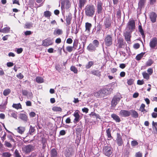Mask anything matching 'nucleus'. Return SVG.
Wrapping results in <instances>:
<instances>
[{"label":"nucleus","instance_id":"1","mask_svg":"<svg viewBox=\"0 0 157 157\" xmlns=\"http://www.w3.org/2000/svg\"><path fill=\"white\" fill-rule=\"evenodd\" d=\"M84 10L85 15L86 16L92 17L95 12V6L91 4H88L85 6Z\"/></svg>","mask_w":157,"mask_h":157},{"label":"nucleus","instance_id":"2","mask_svg":"<svg viewBox=\"0 0 157 157\" xmlns=\"http://www.w3.org/2000/svg\"><path fill=\"white\" fill-rule=\"evenodd\" d=\"M113 149L111 145L105 144L102 148L103 153L105 156L109 157L113 152Z\"/></svg>","mask_w":157,"mask_h":157},{"label":"nucleus","instance_id":"3","mask_svg":"<svg viewBox=\"0 0 157 157\" xmlns=\"http://www.w3.org/2000/svg\"><path fill=\"white\" fill-rule=\"evenodd\" d=\"M23 151L26 154H29L35 149V146L32 144L24 145L22 148Z\"/></svg>","mask_w":157,"mask_h":157},{"label":"nucleus","instance_id":"4","mask_svg":"<svg viewBox=\"0 0 157 157\" xmlns=\"http://www.w3.org/2000/svg\"><path fill=\"white\" fill-rule=\"evenodd\" d=\"M135 28V21L133 19L130 20L127 24V28L129 32H132Z\"/></svg>","mask_w":157,"mask_h":157},{"label":"nucleus","instance_id":"5","mask_svg":"<svg viewBox=\"0 0 157 157\" xmlns=\"http://www.w3.org/2000/svg\"><path fill=\"white\" fill-rule=\"evenodd\" d=\"M113 40L112 35H107L104 39V42L105 45L108 47L110 46L112 44Z\"/></svg>","mask_w":157,"mask_h":157},{"label":"nucleus","instance_id":"6","mask_svg":"<svg viewBox=\"0 0 157 157\" xmlns=\"http://www.w3.org/2000/svg\"><path fill=\"white\" fill-rule=\"evenodd\" d=\"M105 29L110 28L112 26V21L109 18H106L104 21Z\"/></svg>","mask_w":157,"mask_h":157},{"label":"nucleus","instance_id":"7","mask_svg":"<svg viewBox=\"0 0 157 157\" xmlns=\"http://www.w3.org/2000/svg\"><path fill=\"white\" fill-rule=\"evenodd\" d=\"M132 33V32H131L127 31L124 33V36L125 37V40L128 43H130L131 42V34Z\"/></svg>","mask_w":157,"mask_h":157},{"label":"nucleus","instance_id":"8","mask_svg":"<svg viewBox=\"0 0 157 157\" xmlns=\"http://www.w3.org/2000/svg\"><path fill=\"white\" fill-rule=\"evenodd\" d=\"M119 114L122 117H126L129 116L131 115V113L130 111L122 109L120 111Z\"/></svg>","mask_w":157,"mask_h":157},{"label":"nucleus","instance_id":"9","mask_svg":"<svg viewBox=\"0 0 157 157\" xmlns=\"http://www.w3.org/2000/svg\"><path fill=\"white\" fill-rule=\"evenodd\" d=\"M149 16L151 21L152 23H154L156 22L157 15L155 12H151L150 13Z\"/></svg>","mask_w":157,"mask_h":157},{"label":"nucleus","instance_id":"10","mask_svg":"<svg viewBox=\"0 0 157 157\" xmlns=\"http://www.w3.org/2000/svg\"><path fill=\"white\" fill-rule=\"evenodd\" d=\"M116 142L118 146H121L123 144V141L121 136L120 134L119 133L117 134Z\"/></svg>","mask_w":157,"mask_h":157},{"label":"nucleus","instance_id":"11","mask_svg":"<svg viewBox=\"0 0 157 157\" xmlns=\"http://www.w3.org/2000/svg\"><path fill=\"white\" fill-rule=\"evenodd\" d=\"M79 111L78 110H77L73 114V116L75 117L73 122L75 124H76L79 121L80 116L79 114Z\"/></svg>","mask_w":157,"mask_h":157},{"label":"nucleus","instance_id":"12","mask_svg":"<svg viewBox=\"0 0 157 157\" xmlns=\"http://www.w3.org/2000/svg\"><path fill=\"white\" fill-rule=\"evenodd\" d=\"M71 6V3L69 0H65L63 3H61V8H64L65 7L67 9H68Z\"/></svg>","mask_w":157,"mask_h":157},{"label":"nucleus","instance_id":"13","mask_svg":"<svg viewBox=\"0 0 157 157\" xmlns=\"http://www.w3.org/2000/svg\"><path fill=\"white\" fill-rule=\"evenodd\" d=\"M53 43L52 40L49 39H46L42 41V45L44 46H48L49 45H52Z\"/></svg>","mask_w":157,"mask_h":157},{"label":"nucleus","instance_id":"14","mask_svg":"<svg viewBox=\"0 0 157 157\" xmlns=\"http://www.w3.org/2000/svg\"><path fill=\"white\" fill-rule=\"evenodd\" d=\"M72 15L71 13H69L66 16V25L68 26L71 24V21L72 19Z\"/></svg>","mask_w":157,"mask_h":157},{"label":"nucleus","instance_id":"15","mask_svg":"<svg viewBox=\"0 0 157 157\" xmlns=\"http://www.w3.org/2000/svg\"><path fill=\"white\" fill-rule=\"evenodd\" d=\"M102 3L100 2H98L97 5V12L98 14H101L102 13L103 8L102 7Z\"/></svg>","mask_w":157,"mask_h":157},{"label":"nucleus","instance_id":"16","mask_svg":"<svg viewBox=\"0 0 157 157\" xmlns=\"http://www.w3.org/2000/svg\"><path fill=\"white\" fill-rule=\"evenodd\" d=\"M121 99L120 97H118L116 96H114L113 98L111 103L113 105L115 106L117 104L118 102Z\"/></svg>","mask_w":157,"mask_h":157},{"label":"nucleus","instance_id":"17","mask_svg":"<svg viewBox=\"0 0 157 157\" xmlns=\"http://www.w3.org/2000/svg\"><path fill=\"white\" fill-rule=\"evenodd\" d=\"M117 44L118 48H123L124 46V39L120 37L117 40Z\"/></svg>","mask_w":157,"mask_h":157},{"label":"nucleus","instance_id":"18","mask_svg":"<svg viewBox=\"0 0 157 157\" xmlns=\"http://www.w3.org/2000/svg\"><path fill=\"white\" fill-rule=\"evenodd\" d=\"M101 90L102 94L107 95L110 94L111 92L113 90V89L110 88L108 89L104 88Z\"/></svg>","mask_w":157,"mask_h":157},{"label":"nucleus","instance_id":"19","mask_svg":"<svg viewBox=\"0 0 157 157\" xmlns=\"http://www.w3.org/2000/svg\"><path fill=\"white\" fill-rule=\"evenodd\" d=\"M87 50L90 52H94L96 50V48L92 43H90L87 47Z\"/></svg>","mask_w":157,"mask_h":157},{"label":"nucleus","instance_id":"20","mask_svg":"<svg viewBox=\"0 0 157 157\" xmlns=\"http://www.w3.org/2000/svg\"><path fill=\"white\" fill-rule=\"evenodd\" d=\"M131 115L132 117L136 118L138 117L139 114L136 111L133 109L130 110Z\"/></svg>","mask_w":157,"mask_h":157},{"label":"nucleus","instance_id":"21","mask_svg":"<svg viewBox=\"0 0 157 157\" xmlns=\"http://www.w3.org/2000/svg\"><path fill=\"white\" fill-rule=\"evenodd\" d=\"M92 26L91 24L88 22L85 23V31L87 32L88 33L90 32Z\"/></svg>","mask_w":157,"mask_h":157},{"label":"nucleus","instance_id":"22","mask_svg":"<svg viewBox=\"0 0 157 157\" xmlns=\"http://www.w3.org/2000/svg\"><path fill=\"white\" fill-rule=\"evenodd\" d=\"M138 29L139 31V32L140 34L141 35L142 38H143V39H145V35L144 34V32L142 28V26L141 25V23H140V25H139Z\"/></svg>","mask_w":157,"mask_h":157},{"label":"nucleus","instance_id":"23","mask_svg":"<svg viewBox=\"0 0 157 157\" xmlns=\"http://www.w3.org/2000/svg\"><path fill=\"white\" fill-rule=\"evenodd\" d=\"M87 0H78V7L81 9L83 7L87 2Z\"/></svg>","mask_w":157,"mask_h":157},{"label":"nucleus","instance_id":"24","mask_svg":"<svg viewBox=\"0 0 157 157\" xmlns=\"http://www.w3.org/2000/svg\"><path fill=\"white\" fill-rule=\"evenodd\" d=\"M146 2V0H139L138 3V8L141 9L144 7Z\"/></svg>","mask_w":157,"mask_h":157},{"label":"nucleus","instance_id":"25","mask_svg":"<svg viewBox=\"0 0 157 157\" xmlns=\"http://www.w3.org/2000/svg\"><path fill=\"white\" fill-rule=\"evenodd\" d=\"M111 130L110 128H108L106 130V136L108 137V140H111L113 138V137L111 135Z\"/></svg>","mask_w":157,"mask_h":157},{"label":"nucleus","instance_id":"26","mask_svg":"<svg viewBox=\"0 0 157 157\" xmlns=\"http://www.w3.org/2000/svg\"><path fill=\"white\" fill-rule=\"evenodd\" d=\"M19 117L20 119L25 122H27L28 121V117L26 115L25 113H21L20 114Z\"/></svg>","mask_w":157,"mask_h":157},{"label":"nucleus","instance_id":"27","mask_svg":"<svg viewBox=\"0 0 157 157\" xmlns=\"http://www.w3.org/2000/svg\"><path fill=\"white\" fill-rule=\"evenodd\" d=\"M111 117L117 122H119L121 121L119 117L114 113L112 114L111 115Z\"/></svg>","mask_w":157,"mask_h":157},{"label":"nucleus","instance_id":"28","mask_svg":"<svg viewBox=\"0 0 157 157\" xmlns=\"http://www.w3.org/2000/svg\"><path fill=\"white\" fill-rule=\"evenodd\" d=\"M73 154L71 149L69 148L66 150L65 152V155L66 157H71Z\"/></svg>","mask_w":157,"mask_h":157},{"label":"nucleus","instance_id":"29","mask_svg":"<svg viewBox=\"0 0 157 157\" xmlns=\"http://www.w3.org/2000/svg\"><path fill=\"white\" fill-rule=\"evenodd\" d=\"M50 155L51 157H58L57 152L55 148H53L51 150Z\"/></svg>","mask_w":157,"mask_h":157},{"label":"nucleus","instance_id":"30","mask_svg":"<svg viewBox=\"0 0 157 157\" xmlns=\"http://www.w3.org/2000/svg\"><path fill=\"white\" fill-rule=\"evenodd\" d=\"M25 130V128L22 126L19 127L17 129V132L21 134H23Z\"/></svg>","mask_w":157,"mask_h":157},{"label":"nucleus","instance_id":"31","mask_svg":"<svg viewBox=\"0 0 157 157\" xmlns=\"http://www.w3.org/2000/svg\"><path fill=\"white\" fill-rule=\"evenodd\" d=\"M63 32L62 29H58L55 30L53 32V34L54 35H59L63 34Z\"/></svg>","mask_w":157,"mask_h":157},{"label":"nucleus","instance_id":"32","mask_svg":"<svg viewBox=\"0 0 157 157\" xmlns=\"http://www.w3.org/2000/svg\"><path fill=\"white\" fill-rule=\"evenodd\" d=\"M91 73L96 76H100L101 75V72L98 70H94L91 71Z\"/></svg>","mask_w":157,"mask_h":157},{"label":"nucleus","instance_id":"33","mask_svg":"<svg viewBox=\"0 0 157 157\" xmlns=\"http://www.w3.org/2000/svg\"><path fill=\"white\" fill-rule=\"evenodd\" d=\"M52 15V13L51 12L48 11V10H46L44 12V16L46 18H50V16Z\"/></svg>","mask_w":157,"mask_h":157},{"label":"nucleus","instance_id":"34","mask_svg":"<svg viewBox=\"0 0 157 157\" xmlns=\"http://www.w3.org/2000/svg\"><path fill=\"white\" fill-rule=\"evenodd\" d=\"M10 113L11 117L14 118L15 119H17V112L15 111H10Z\"/></svg>","mask_w":157,"mask_h":157},{"label":"nucleus","instance_id":"35","mask_svg":"<svg viewBox=\"0 0 157 157\" xmlns=\"http://www.w3.org/2000/svg\"><path fill=\"white\" fill-rule=\"evenodd\" d=\"M145 105L144 104H142L140 105L139 109V110L142 112L144 113V112L146 113L147 112L146 110L145 109Z\"/></svg>","mask_w":157,"mask_h":157},{"label":"nucleus","instance_id":"36","mask_svg":"<svg viewBox=\"0 0 157 157\" xmlns=\"http://www.w3.org/2000/svg\"><path fill=\"white\" fill-rule=\"evenodd\" d=\"M144 54V52H142L140 54H138L136 57V59L138 61L140 60L143 57Z\"/></svg>","mask_w":157,"mask_h":157},{"label":"nucleus","instance_id":"37","mask_svg":"<svg viewBox=\"0 0 157 157\" xmlns=\"http://www.w3.org/2000/svg\"><path fill=\"white\" fill-rule=\"evenodd\" d=\"M154 62V61L151 59H149L146 62L145 65L147 67L150 66Z\"/></svg>","mask_w":157,"mask_h":157},{"label":"nucleus","instance_id":"38","mask_svg":"<svg viewBox=\"0 0 157 157\" xmlns=\"http://www.w3.org/2000/svg\"><path fill=\"white\" fill-rule=\"evenodd\" d=\"M12 107L17 109H22L21 105L20 103L17 104L14 103L12 105Z\"/></svg>","mask_w":157,"mask_h":157},{"label":"nucleus","instance_id":"39","mask_svg":"<svg viewBox=\"0 0 157 157\" xmlns=\"http://www.w3.org/2000/svg\"><path fill=\"white\" fill-rule=\"evenodd\" d=\"M143 76L144 78L148 80L149 79L150 75L146 72H144L142 73Z\"/></svg>","mask_w":157,"mask_h":157},{"label":"nucleus","instance_id":"40","mask_svg":"<svg viewBox=\"0 0 157 157\" xmlns=\"http://www.w3.org/2000/svg\"><path fill=\"white\" fill-rule=\"evenodd\" d=\"M36 82L39 83H42L44 82L43 78L39 76L37 77L36 78Z\"/></svg>","mask_w":157,"mask_h":157},{"label":"nucleus","instance_id":"41","mask_svg":"<svg viewBox=\"0 0 157 157\" xmlns=\"http://www.w3.org/2000/svg\"><path fill=\"white\" fill-rule=\"evenodd\" d=\"M52 110L55 112H61L62 109L59 107L54 106L52 108Z\"/></svg>","mask_w":157,"mask_h":157},{"label":"nucleus","instance_id":"42","mask_svg":"<svg viewBox=\"0 0 157 157\" xmlns=\"http://www.w3.org/2000/svg\"><path fill=\"white\" fill-rule=\"evenodd\" d=\"M83 129V126L82 124L78 125L76 128V131L77 132L80 133L81 132Z\"/></svg>","mask_w":157,"mask_h":157},{"label":"nucleus","instance_id":"43","mask_svg":"<svg viewBox=\"0 0 157 157\" xmlns=\"http://www.w3.org/2000/svg\"><path fill=\"white\" fill-rule=\"evenodd\" d=\"M35 131V127H33L32 125H30L29 130V133L30 135H33Z\"/></svg>","mask_w":157,"mask_h":157},{"label":"nucleus","instance_id":"44","mask_svg":"<svg viewBox=\"0 0 157 157\" xmlns=\"http://www.w3.org/2000/svg\"><path fill=\"white\" fill-rule=\"evenodd\" d=\"M94 62L93 61H89L87 64L86 65V69H89L92 66L94 65Z\"/></svg>","mask_w":157,"mask_h":157},{"label":"nucleus","instance_id":"45","mask_svg":"<svg viewBox=\"0 0 157 157\" xmlns=\"http://www.w3.org/2000/svg\"><path fill=\"white\" fill-rule=\"evenodd\" d=\"M11 92V90L9 89L5 90L3 92V94L5 96L8 95Z\"/></svg>","mask_w":157,"mask_h":157},{"label":"nucleus","instance_id":"46","mask_svg":"<svg viewBox=\"0 0 157 157\" xmlns=\"http://www.w3.org/2000/svg\"><path fill=\"white\" fill-rule=\"evenodd\" d=\"M124 156L125 157H128L130 154V151L129 148L127 149H125L124 151Z\"/></svg>","mask_w":157,"mask_h":157},{"label":"nucleus","instance_id":"47","mask_svg":"<svg viewBox=\"0 0 157 157\" xmlns=\"http://www.w3.org/2000/svg\"><path fill=\"white\" fill-rule=\"evenodd\" d=\"M78 40L77 39H75L74 40L73 44V46L72 47H73V48L75 49H76L78 45Z\"/></svg>","mask_w":157,"mask_h":157},{"label":"nucleus","instance_id":"48","mask_svg":"<svg viewBox=\"0 0 157 157\" xmlns=\"http://www.w3.org/2000/svg\"><path fill=\"white\" fill-rule=\"evenodd\" d=\"M102 93L101 90H100L97 92H96L93 93V95L95 97H96L97 98L99 97L101 95Z\"/></svg>","mask_w":157,"mask_h":157},{"label":"nucleus","instance_id":"49","mask_svg":"<svg viewBox=\"0 0 157 157\" xmlns=\"http://www.w3.org/2000/svg\"><path fill=\"white\" fill-rule=\"evenodd\" d=\"M102 25L99 23L97 26V30L96 33L98 34L100 33V32L102 29Z\"/></svg>","mask_w":157,"mask_h":157},{"label":"nucleus","instance_id":"50","mask_svg":"<svg viewBox=\"0 0 157 157\" xmlns=\"http://www.w3.org/2000/svg\"><path fill=\"white\" fill-rule=\"evenodd\" d=\"M70 70L75 74H77L78 73V70L74 66H71L70 67Z\"/></svg>","mask_w":157,"mask_h":157},{"label":"nucleus","instance_id":"51","mask_svg":"<svg viewBox=\"0 0 157 157\" xmlns=\"http://www.w3.org/2000/svg\"><path fill=\"white\" fill-rule=\"evenodd\" d=\"M10 28L9 27H6L2 29V33H7L9 32Z\"/></svg>","mask_w":157,"mask_h":157},{"label":"nucleus","instance_id":"52","mask_svg":"<svg viewBox=\"0 0 157 157\" xmlns=\"http://www.w3.org/2000/svg\"><path fill=\"white\" fill-rule=\"evenodd\" d=\"M14 157H21L19 151L17 149H15L14 153Z\"/></svg>","mask_w":157,"mask_h":157},{"label":"nucleus","instance_id":"53","mask_svg":"<svg viewBox=\"0 0 157 157\" xmlns=\"http://www.w3.org/2000/svg\"><path fill=\"white\" fill-rule=\"evenodd\" d=\"M94 45L95 47V48H97L98 47L99 44V43L98 40H94L93 41V44Z\"/></svg>","mask_w":157,"mask_h":157},{"label":"nucleus","instance_id":"54","mask_svg":"<svg viewBox=\"0 0 157 157\" xmlns=\"http://www.w3.org/2000/svg\"><path fill=\"white\" fill-rule=\"evenodd\" d=\"M73 47L68 46L66 47V49L67 51L69 52H71L74 50Z\"/></svg>","mask_w":157,"mask_h":157},{"label":"nucleus","instance_id":"55","mask_svg":"<svg viewBox=\"0 0 157 157\" xmlns=\"http://www.w3.org/2000/svg\"><path fill=\"white\" fill-rule=\"evenodd\" d=\"M4 145L7 147L9 148H11L12 147V145L9 142L6 141L5 142Z\"/></svg>","mask_w":157,"mask_h":157},{"label":"nucleus","instance_id":"56","mask_svg":"<svg viewBox=\"0 0 157 157\" xmlns=\"http://www.w3.org/2000/svg\"><path fill=\"white\" fill-rule=\"evenodd\" d=\"M90 116H94L96 118H99L100 119V116L99 114H96L94 112H92L90 113Z\"/></svg>","mask_w":157,"mask_h":157},{"label":"nucleus","instance_id":"57","mask_svg":"<svg viewBox=\"0 0 157 157\" xmlns=\"http://www.w3.org/2000/svg\"><path fill=\"white\" fill-rule=\"evenodd\" d=\"M138 144V143L137 141L133 140L131 141V145L132 147H135Z\"/></svg>","mask_w":157,"mask_h":157},{"label":"nucleus","instance_id":"58","mask_svg":"<svg viewBox=\"0 0 157 157\" xmlns=\"http://www.w3.org/2000/svg\"><path fill=\"white\" fill-rule=\"evenodd\" d=\"M11 155V154L8 152H4L2 154V156L5 157H10Z\"/></svg>","mask_w":157,"mask_h":157},{"label":"nucleus","instance_id":"59","mask_svg":"<svg viewBox=\"0 0 157 157\" xmlns=\"http://www.w3.org/2000/svg\"><path fill=\"white\" fill-rule=\"evenodd\" d=\"M134 80L132 78H130L127 81V83L129 85H131L134 82Z\"/></svg>","mask_w":157,"mask_h":157},{"label":"nucleus","instance_id":"60","mask_svg":"<svg viewBox=\"0 0 157 157\" xmlns=\"http://www.w3.org/2000/svg\"><path fill=\"white\" fill-rule=\"evenodd\" d=\"M32 27V24L29 23H27L25 24V28L27 29H29Z\"/></svg>","mask_w":157,"mask_h":157},{"label":"nucleus","instance_id":"61","mask_svg":"<svg viewBox=\"0 0 157 157\" xmlns=\"http://www.w3.org/2000/svg\"><path fill=\"white\" fill-rule=\"evenodd\" d=\"M7 99H6V100H5V101H3V103L1 105H0V107H3L4 106H5L7 104Z\"/></svg>","mask_w":157,"mask_h":157},{"label":"nucleus","instance_id":"62","mask_svg":"<svg viewBox=\"0 0 157 157\" xmlns=\"http://www.w3.org/2000/svg\"><path fill=\"white\" fill-rule=\"evenodd\" d=\"M135 156L136 157H142L143 154L142 152L139 151L136 153Z\"/></svg>","mask_w":157,"mask_h":157},{"label":"nucleus","instance_id":"63","mask_svg":"<svg viewBox=\"0 0 157 157\" xmlns=\"http://www.w3.org/2000/svg\"><path fill=\"white\" fill-rule=\"evenodd\" d=\"M17 77L20 79H21L24 78L23 75L21 73L17 75Z\"/></svg>","mask_w":157,"mask_h":157},{"label":"nucleus","instance_id":"64","mask_svg":"<svg viewBox=\"0 0 157 157\" xmlns=\"http://www.w3.org/2000/svg\"><path fill=\"white\" fill-rule=\"evenodd\" d=\"M147 72L148 73V74H149L150 75H151L153 73V69L152 68H149L147 70Z\"/></svg>","mask_w":157,"mask_h":157}]
</instances>
